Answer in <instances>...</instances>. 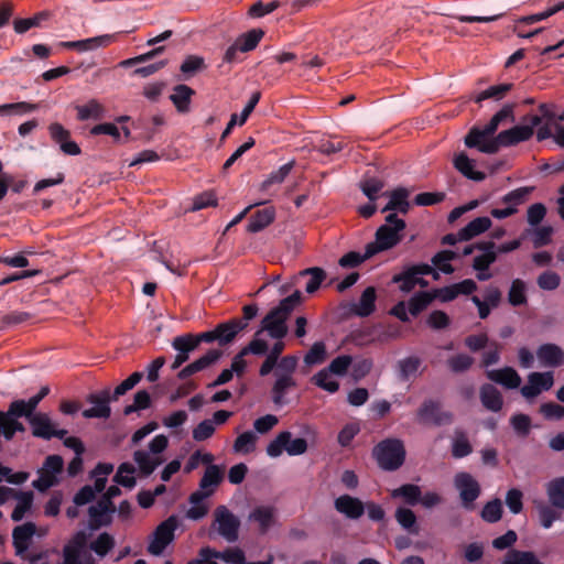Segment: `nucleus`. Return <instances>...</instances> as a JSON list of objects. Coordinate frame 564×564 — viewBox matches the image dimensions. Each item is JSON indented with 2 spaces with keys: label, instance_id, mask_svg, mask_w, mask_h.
<instances>
[{
  "label": "nucleus",
  "instance_id": "1",
  "mask_svg": "<svg viewBox=\"0 0 564 564\" xmlns=\"http://www.w3.org/2000/svg\"><path fill=\"white\" fill-rule=\"evenodd\" d=\"M513 121L512 107L506 106L498 111L484 128L471 129L465 137V144L477 148L482 153H496L502 147H511L529 140L535 127L541 124L538 115H529L522 122L511 129L501 131L496 138H490L505 121Z\"/></svg>",
  "mask_w": 564,
  "mask_h": 564
},
{
  "label": "nucleus",
  "instance_id": "2",
  "mask_svg": "<svg viewBox=\"0 0 564 564\" xmlns=\"http://www.w3.org/2000/svg\"><path fill=\"white\" fill-rule=\"evenodd\" d=\"M513 121L512 107L506 106L498 111L484 128L471 129L465 137V144L477 148L482 153H496L502 147H511L529 140L535 127L541 124L538 115H529L522 122L511 129L501 131L496 138H490L505 121Z\"/></svg>",
  "mask_w": 564,
  "mask_h": 564
},
{
  "label": "nucleus",
  "instance_id": "3",
  "mask_svg": "<svg viewBox=\"0 0 564 564\" xmlns=\"http://www.w3.org/2000/svg\"><path fill=\"white\" fill-rule=\"evenodd\" d=\"M300 303V291H295L290 296L283 299L261 321L260 328L254 333L248 346L245 347V352H252L257 356L264 355L271 349L267 337L272 338L274 343H284L283 338L288 334L286 319Z\"/></svg>",
  "mask_w": 564,
  "mask_h": 564
},
{
  "label": "nucleus",
  "instance_id": "4",
  "mask_svg": "<svg viewBox=\"0 0 564 564\" xmlns=\"http://www.w3.org/2000/svg\"><path fill=\"white\" fill-rule=\"evenodd\" d=\"M284 348V343H273L271 349L264 354L265 359L259 369V373L262 377L268 376L274 370L275 380L272 387V401L276 405L285 404L286 392L296 386L293 375L299 359L293 355L280 357Z\"/></svg>",
  "mask_w": 564,
  "mask_h": 564
},
{
  "label": "nucleus",
  "instance_id": "5",
  "mask_svg": "<svg viewBox=\"0 0 564 564\" xmlns=\"http://www.w3.org/2000/svg\"><path fill=\"white\" fill-rule=\"evenodd\" d=\"M404 229V220L398 218L394 214L388 215L386 224L378 228L375 241L366 246V257H372L397 246L403 237Z\"/></svg>",
  "mask_w": 564,
  "mask_h": 564
},
{
  "label": "nucleus",
  "instance_id": "6",
  "mask_svg": "<svg viewBox=\"0 0 564 564\" xmlns=\"http://www.w3.org/2000/svg\"><path fill=\"white\" fill-rule=\"evenodd\" d=\"M167 445V437L160 434L150 442L148 448L134 452L133 459L142 475H151L155 468L163 463V452L166 449Z\"/></svg>",
  "mask_w": 564,
  "mask_h": 564
},
{
  "label": "nucleus",
  "instance_id": "7",
  "mask_svg": "<svg viewBox=\"0 0 564 564\" xmlns=\"http://www.w3.org/2000/svg\"><path fill=\"white\" fill-rule=\"evenodd\" d=\"M212 530L229 543L239 539L240 520L226 506H218L213 513Z\"/></svg>",
  "mask_w": 564,
  "mask_h": 564
},
{
  "label": "nucleus",
  "instance_id": "8",
  "mask_svg": "<svg viewBox=\"0 0 564 564\" xmlns=\"http://www.w3.org/2000/svg\"><path fill=\"white\" fill-rule=\"evenodd\" d=\"M373 455L380 467L393 470L403 464L405 451L401 441L386 440L375 447Z\"/></svg>",
  "mask_w": 564,
  "mask_h": 564
},
{
  "label": "nucleus",
  "instance_id": "9",
  "mask_svg": "<svg viewBox=\"0 0 564 564\" xmlns=\"http://www.w3.org/2000/svg\"><path fill=\"white\" fill-rule=\"evenodd\" d=\"M292 434L288 431L281 432L267 446V454L270 457H279L285 451L290 456L302 455L307 449V443L304 438H291Z\"/></svg>",
  "mask_w": 564,
  "mask_h": 564
},
{
  "label": "nucleus",
  "instance_id": "10",
  "mask_svg": "<svg viewBox=\"0 0 564 564\" xmlns=\"http://www.w3.org/2000/svg\"><path fill=\"white\" fill-rule=\"evenodd\" d=\"M63 564H96L86 551V533L77 532L63 547Z\"/></svg>",
  "mask_w": 564,
  "mask_h": 564
},
{
  "label": "nucleus",
  "instance_id": "11",
  "mask_svg": "<svg viewBox=\"0 0 564 564\" xmlns=\"http://www.w3.org/2000/svg\"><path fill=\"white\" fill-rule=\"evenodd\" d=\"M177 525L178 520L175 516H171L161 522L151 536L148 552L154 556L161 555L166 546L173 542Z\"/></svg>",
  "mask_w": 564,
  "mask_h": 564
},
{
  "label": "nucleus",
  "instance_id": "12",
  "mask_svg": "<svg viewBox=\"0 0 564 564\" xmlns=\"http://www.w3.org/2000/svg\"><path fill=\"white\" fill-rule=\"evenodd\" d=\"M63 469V459L58 455L48 456L39 470V478L33 481L34 488L44 491L56 485Z\"/></svg>",
  "mask_w": 564,
  "mask_h": 564
},
{
  "label": "nucleus",
  "instance_id": "13",
  "mask_svg": "<svg viewBox=\"0 0 564 564\" xmlns=\"http://www.w3.org/2000/svg\"><path fill=\"white\" fill-rule=\"evenodd\" d=\"M554 383L552 372H532L528 376L527 383L521 388V394L527 400L536 398L543 391H547Z\"/></svg>",
  "mask_w": 564,
  "mask_h": 564
},
{
  "label": "nucleus",
  "instance_id": "14",
  "mask_svg": "<svg viewBox=\"0 0 564 564\" xmlns=\"http://www.w3.org/2000/svg\"><path fill=\"white\" fill-rule=\"evenodd\" d=\"M119 34L120 33L102 34L79 41L62 42L61 45L66 48L76 50L79 53L91 52L115 43Z\"/></svg>",
  "mask_w": 564,
  "mask_h": 564
},
{
  "label": "nucleus",
  "instance_id": "15",
  "mask_svg": "<svg viewBox=\"0 0 564 564\" xmlns=\"http://www.w3.org/2000/svg\"><path fill=\"white\" fill-rule=\"evenodd\" d=\"M455 487L459 491L463 505L466 508H471L474 500L477 499L480 492L478 482L467 473H459L455 476Z\"/></svg>",
  "mask_w": 564,
  "mask_h": 564
},
{
  "label": "nucleus",
  "instance_id": "16",
  "mask_svg": "<svg viewBox=\"0 0 564 564\" xmlns=\"http://www.w3.org/2000/svg\"><path fill=\"white\" fill-rule=\"evenodd\" d=\"M31 427L34 436L51 438L53 436L63 438L66 435L65 430H58L57 425L45 413H35L31 417Z\"/></svg>",
  "mask_w": 564,
  "mask_h": 564
},
{
  "label": "nucleus",
  "instance_id": "17",
  "mask_svg": "<svg viewBox=\"0 0 564 564\" xmlns=\"http://www.w3.org/2000/svg\"><path fill=\"white\" fill-rule=\"evenodd\" d=\"M248 521L254 523L261 534L267 533L276 523V510L272 506L254 507L248 514Z\"/></svg>",
  "mask_w": 564,
  "mask_h": 564
},
{
  "label": "nucleus",
  "instance_id": "18",
  "mask_svg": "<svg viewBox=\"0 0 564 564\" xmlns=\"http://www.w3.org/2000/svg\"><path fill=\"white\" fill-rule=\"evenodd\" d=\"M37 533L36 527L32 522H26L13 530V545L15 554L22 556L29 549L31 538ZM47 533V529L43 528L39 531V535L43 536Z\"/></svg>",
  "mask_w": 564,
  "mask_h": 564
},
{
  "label": "nucleus",
  "instance_id": "19",
  "mask_svg": "<svg viewBox=\"0 0 564 564\" xmlns=\"http://www.w3.org/2000/svg\"><path fill=\"white\" fill-rule=\"evenodd\" d=\"M88 402L91 404V406L83 411L84 417L108 419L110 416V393L108 390H105L98 394L89 395Z\"/></svg>",
  "mask_w": 564,
  "mask_h": 564
},
{
  "label": "nucleus",
  "instance_id": "20",
  "mask_svg": "<svg viewBox=\"0 0 564 564\" xmlns=\"http://www.w3.org/2000/svg\"><path fill=\"white\" fill-rule=\"evenodd\" d=\"M417 416L420 422L426 423V424H446L451 422L452 415L443 411L440 406V404L434 402H426L424 403L419 412Z\"/></svg>",
  "mask_w": 564,
  "mask_h": 564
},
{
  "label": "nucleus",
  "instance_id": "21",
  "mask_svg": "<svg viewBox=\"0 0 564 564\" xmlns=\"http://www.w3.org/2000/svg\"><path fill=\"white\" fill-rule=\"evenodd\" d=\"M335 509L348 519H359L365 512V505L356 497L339 496L334 502Z\"/></svg>",
  "mask_w": 564,
  "mask_h": 564
},
{
  "label": "nucleus",
  "instance_id": "22",
  "mask_svg": "<svg viewBox=\"0 0 564 564\" xmlns=\"http://www.w3.org/2000/svg\"><path fill=\"white\" fill-rule=\"evenodd\" d=\"M536 357L543 367H557L564 362V351L554 344H544L536 350Z\"/></svg>",
  "mask_w": 564,
  "mask_h": 564
},
{
  "label": "nucleus",
  "instance_id": "23",
  "mask_svg": "<svg viewBox=\"0 0 564 564\" xmlns=\"http://www.w3.org/2000/svg\"><path fill=\"white\" fill-rule=\"evenodd\" d=\"M224 478V468L217 465H209L199 482V490L204 496L209 497L214 494Z\"/></svg>",
  "mask_w": 564,
  "mask_h": 564
},
{
  "label": "nucleus",
  "instance_id": "24",
  "mask_svg": "<svg viewBox=\"0 0 564 564\" xmlns=\"http://www.w3.org/2000/svg\"><path fill=\"white\" fill-rule=\"evenodd\" d=\"M487 377L507 389H517L521 384L520 376L510 367L489 370L487 371Z\"/></svg>",
  "mask_w": 564,
  "mask_h": 564
},
{
  "label": "nucleus",
  "instance_id": "25",
  "mask_svg": "<svg viewBox=\"0 0 564 564\" xmlns=\"http://www.w3.org/2000/svg\"><path fill=\"white\" fill-rule=\"evenodd\" d=\"M113 511L112 503L108 499H101L89 508L90 527L97 529L110 522V513Z\"/></svg>",
  "mask_w": 564,
  "mask_h": 564
},
{
  "label": "nucleus",
  "instance_id": "26",
  "mask_svg": "<svg viewBox=\"0 0 564 564\" xmlns=\"http://www.w3.org/2000/svg\"><path fill=\"white\" fill-rule=\"evenodd\" d=\"M220 356H221V351L216 350V349L209 350L206 355L202 356L194 362H192L188 366H186L185 368H183L178 372V378L185 379L198 371L206 369L207 367H209L210 365L216 362L220 358Z\"/></svg>",
  "mask_w": 564,
  "mask_h": 564
},
{
  "label": "nucleus",
  "instance_id": "27",
  "mask_svg": "<svg viewBox=\"0 0 564 564\" xmlns=\"http://www.w3.org/2000/svg\"><path fill=\"white\" fill-rule=\"evenodd\" d=\"M195 91L187 85L180 84L173 88L170 96L176 110L181 113H187L191 108V100Z\"/></svg>",
  "mask_w": 564,
  "mask_h": 564
},
{
  "label": "nucleus",
  "instance_id": "28",
  "mask_svg": "<svg viewBox=\"0 0 564 564\" xmlns=\"http://www.w3.org/2000/svg\"><path fill=\"white\" fill-rule=\"evenodd\" d=\"M454 166L464 176L473 181H482L485 173L476 170V162L469 159L465 153H459L454 158Z\"/></svg>",
  "mask_w": 564,
  "mask_h": 564
},
{
  "label": "nucleus",
  "instance_id": "29",
  "mask_svg": "<svg viewBox=\"0 0 564 564\" xmlns=\"http://www.w3.org/2000/svg\"><path fill=\"white\" fill-rule=\"evenodd\" d=\"M549 502L560 510H564V476L553 478L545 485Z\"/></svg>",
  "mask_w": 564,
  "mask_h": 564
},
{
  "label": "nucleus",
  "instance_id": "30",
  "mask_svg": "<svg viewBox=\"0 0 564 564\" xmlns=\"http://www.w3.org/2000/svg\"><path fill=\"white\" fill-rule=\"evenodd\" d=\"M259 100H260V93L256 91L251 95L248 104L245 106L240 116H238L237 113L231 115L230 120L221 134V139H225L226 137H228L229 133L231 132V129L236 124L242 126L247 121L248 117L253 111V109L257 106V104L259 102Z\"/></svg>",
  "mask_w": 564,
  "mask_h": 564
},
{
  "label": "nucleus",
  "instance_id": "31",
  "mask_svg": "<svg viewBox=\"0 0 564 564\" xmlns=\"http://www.w3.org/2000/svg\"><path fill=\"white\" fill-rule=\"evenodd\" d=\"M491 225L492 223L489 217H477L458 231L459 239L462 241L469 240L487 231Z\"/></svg>",
  "mask_w": 564,
  "mask_h": 564
},
{
  "label": "nucleus",
  "instance_id": "32",
  "mask_svg": "<svg viewBox=\"0 0 564 564\" xmlns=\"http://www.w3.org/2000/svg\"><path fill=\"white\" fill-rule=\"evenodd\" d=\"M534 507L538 512L540 524L544 529H550L555 521L561 519V513L557 508L553 507L551 503L549 505L542 500H535Z\"/></svg>",
  "mask_w": 564,
  "mask_h": 564
},
{
  "label": "nucleus",
  "instance_id": "33",
  "mask_svg": "<svg viewBox=\"0 0 564 564\" xmlns=\"http://www.w3.org/2000/svg\"><path fill=\"white\" fill-rule=\"evenodd\" d=\"M532 191L533 187L529 186L516 188L507 193L505 196H502L500 203L507 208H513L514 214H517L519 210V206H521L528 200Z\"/></svg>",
  "mask_w": 564,
  "mask_h": 564
},
{
  "label": "nucleus",
  "instance_id": "34",
  "mask_svg": "<svg viewBox=\"0 0 564 564\" xmlns=\"http://www.w3.org/2000/svg\"><path fill=\"white\" fill-rule=\"evenodd\" d=\"M207 497L202 491H195L189 497L191 507L186 511V518L191 520L203 519L209 510V506L205 502Z\"/></svg>",
  "mask_w": 564,
  "mask_h": 564
},
{
  "label": "nucleus",
  "instance_id": "35",
  "mask_svg": "<svg viewBox=\"0 0 564 564\" xmlns=\"http://www.w3.org/2000/svg\"><path fill=\"white\" fill-rule=\"evenodd\" d=\"M375 302L376 290L375 288L369 286L362 292L358 303L354 304L351 311L358 316H368L375 311Z\"/></svg>",
  "mask_w": 564,
  "mask_h": 564
},
{
  "label": "nucleus",
  "instance_id": "36",
  "mask_svg": "<svg viewBox=\"0 0 564 564\" xmlns=\"http://www.w3.org/2000/svg\"><path fill=\"white\" fill-rule=\"evenodd\" d=\"M75 109L77 111V118L80 121L89 119L98 120L105 115V107L96 99H90L85 105H78Z\"/></svg>",
  "mask_w": 564,
  "mask_h": 564
},
{
  "label": "nucleus",
  "instance_id": "37",
  "mask_svg": "<svg viewBox=\"0 0 564 564\" xmlns=\"http://www.w3.org/2000/svg\"><path fill=\"white\" fill-rule=\"evenodd\" d=\"M247 327V323L241 321H230L216 327L217 340L224 345L230 343L235 336Z\"/></svg>",
  "mask_w": 564,
  "mask_h": 564
},
{
  "label": "nucleus",
  "instance_id": "38",
  "mask_svg": "<svg viewBox=\"0 0 564 564\" xmlns=\"http://www.w3.org/2000/svg\"><path fill=\"white\" fill-rule=\"evenodd\" d=\"M410 192L405 188H397L389 194L390 200L383 207L382 212L399 210L403 214L408 213L410 203L408 200Z\"/></svg>",
  "mask_w": 564,
  "mask_h": 564
},
{
  "label": "nucleus",
  "instance_id": "39",
  "mask_svg": "<svg viewBox=\"0 0 564 564\" xmlns=\"http://www.w3.org/2000/svg\"><path fill=\"white\" fill-rule=\"evenodd\" d=\"M275 218V210L272 207L257 212L249 220L247 230L258 232L268 227Z\"/></svg>",
  "mask_w": 564,
  "mask_h": 564
},
{
  "label": "nucleus",
  "instance_id": "40",
  "mask_svg": "<svg viewBox=\"0 0 564 564\" xmlns=\"http://www.w3.org/2000/svg\"><path fill=\"white\" fill-rule=\"evenodd\" d=\"M13 497L17 500V505L13 509L11 518L13 521H20L32 509L33 494L31 491H19L15 492Z\"/></svg>",
  "mask_w": 564,
  "mask_h": 564
},
{
  "label": "nucleus",
  "instance_id": "41",
  "mask_svg": "<svg viewBox=\"0 0 564 564\" xmlns=\"http://www.w3.org/2000/svg\"><path fill=\"white\" fill-rule=\"evenodd\" d=\"M528 285L521 279H514L508 291V302L512 306L525 305L528 302Z\"/></svg>",
  "mask_w": 564,
  "mask_h": 564
},
{
  "label": "nucleus",
  "instance_id": "42",
  "mask_svg": "<svg viewBox=\"0 0 564 564\" xmlns=\"http://www.w3.org/2000/svg\"><path fill=\"white\" fill-rule=\"evenodd\" d=\"M480 399L484 406L490 411L497 412L502 406L501 394L494 386H484L480 390Z\"/></svg>",
  "mask_w": 564,
  "mask_h": 564
},
{
  "label": "nucleus",
  "instance_id": "43",
  "mask_svg": "<svg viewBox=\"0 0 564 564\" xmlns=\"http://www.w3.org/2000/svg\"><path fill=\"white\" fill-rule=\"evenodd\" d=\"M311 380L315 386L327 391L328 393H335L339 389V383L335 379V375L332 373L327 368L319 370L312 377Z\"/></svg>",
  "mask_w": 564,
  "mask_h": 564
},
{
  "label": "nucleus",
  "instance_id": "44",
  "mask_svg": "<svg viewBox=\"0 0 564 564\" xmlns=\"http://www.w3.org/2000/svg\"><path fill=\"white\" fill-rule=\"evenodd\" d=\"M258 436L251 431L241 433L234 443V452L238 454H249L256 449Z\"/></svg>",
  "mask_w": 564,
  "mask_h": 564
},
{
  "label": "nucleus",
  "instance_id": "45",
  "mask_svg": "<svg viewBox=\"0 0 564 564\" xmlns=\"http://www.w3.org/2000/svg\"><path fill=\"white\" fill-rule=\"evenodd\" d=\"M501 564H544L542 563L534 553L511 550L509 551Z\"/></svg>",
  "mask_w": 564,
  "mask_h": 564
},
{
  "label": "nucleus",
  "instance_id": "46",
  "mask_svg": "<svg viewBox=\"0 0 564 564\" xmlns=\"http://www.w3.org/2000/svg\"><path fill=\"white\" fill-rule=\"evenodd\" d=\"M263 35L264 32L261 29H253L241 34L235 43L239 46L240 52H249L258 45Z\"/></svg>",
  "mask_w": 564,
  "mask_h": 564
},
{
  "label": "nucleus",
  "instance_id": "47",
  "mask_svg": "<svg viewBox=\"0 0 564 564\" xmlns=\"http://www.w3.org/2000/svg\"><path fill=\"white\" fill-rule=\"evenodd\" d=\"M293 169V162H288L278 170L271 172L261 184V191H268L272 185L281 184Z\"/></svg>",
  "mask_w": 564,
  "mask_h": 564
},
{
  "label": "nucleus",
  "instance_id": "48",
  "mask_svg": "<svg viewBox=\"0 0 564 564\" xmlns=\"http://www.w3.org/2000/svg\"><path fill=\"white\" fill-rule=\"evenodd\" d=\"M456 257H457V254L453 251H449V250L440 251L432 258V263L442 273L451 274L455 271V269L451 262Z\"/></svg>",
  "mask_w": 564,
  "mask_h": 564
},
{
  "label": "nucleus",
  "instance_id": "49",
  "mask_svg": "<svg viewBox=\"0 0 564 564\" xmlns=\"http://www.w3.org/2000/svg\"><path fill=\"white\" fill-rule=\"evenodd\" d=\"M536 128H538L536 139L539 141H542V140H545L549 138H553L554 142L557 145L564 147V126L556 124L554 127V132H552V130L547 123H545L543 126L539 124Z\"/></svg>",
  "mask_w": 564,
  "mask_h": 564
},
{
  "label": "nucleus",
  "instance_id": "50",
  "mask_svg": "<svg viewBox=\"0 0 564 564\" xmlns=\"http://www.w3.org/2000/svg\"><path fill=\"white\" fill-rule=\"evenodd\" d=\"M37 109L34 104L21 101L15 104L0 105V116H22Z\"/></svg>",
  "mask_w": 564,
  "mask_h": 564
},
{
  "label": "nucleus",
  "instance_id": "51",
  "mask_svg": "<svg viewBox=\"0 0 564 564\" xmlns=\"http://www.w3.org/2000/svg\"><path fill=\"white\" fill-rule=\"evenodd\" d=\"M134 467L129 463H123L119 466L115 476V481L127 488H133L135 485Z\"/></svg>",
  "mask_w": 564,
  "mask_h": 564
},
{
  "label": "nucleus",
  "instance_id": "52",
  "mask_svg": "<svg viewBox=\"0 0 564 564\" xmlns=\"http://www.w3.org/2000/svg\"><path fill=\"white\" fill-rule=\"evenodd\" d=\"M511 87H512L511 84H500V85L491 86V87L487 88L486 90L479 93L475 97V101L481 102L482 100H486V99L500 100L507 95V93L511 89Z\"/></svg>",
  "mask_w": 564,
  "mask_h": 564
},
{
  "label": "nucleus",
  "instance_id": "53",
  "mask_svg": "<svg viewBox=\"0 0 564 564\" xmlns=\"http://www.w3.org/2000/svg\"><path fill=\"white\" fill-rule=\"evenodd\" d=\"M393 498H403L408 503L415 505L419 502V498L421 496V490L419 486L415 485H404L400 488L392 490L391 492Z\"/></svg>",
  "mask_w": 564,
  "mask_h": 564
},
{
  "label": "nucleus",
  "instance_id": "54",
  "mask_svg": "<svg viewBox=\"0 0 564 564\" xmlns=\"http://www.w3.org/2000/svg\"><path fill=\"white\" fill-rule=\"evenodd\" d=\"M419 276L415 271L412 269L406 270L405 272L395 275L393 278V282L400 284V290L404 293H409L417 286Z\"/></svg>",
  "mask_w": 564,
  "mask_h": 564
},
{
  "label": "nucleus",
  "instance_id": "55",
  "mask_svg": "<svg viewBox=\"0 0 564 564\" xmlns=\"http://www.w3.org/2000/svg\"><path fill=\"white\" fill-rule=\"evenodd\" d=\"M434 300L433 292H420L409 301V311L412 315L419 314Z\"/></svg>",
  "mask_w": 564,
  "mask_h": 564
},
{
  "label": "nucleus",
  "instance_id": "56",
  "mask_svg": "<svg viewBox=\"0 0 564 564\" xmlns=\"http://www.w3.org/2000/svg\"><path fill=\"white\" fill-rule=\"evenodd\" d=\"M497 252L494 250V243H489L484 252L474 258V269H489V267L496 261Z\"/></svg>",
  "mask_w": 564,
  "mask_h": 564
},
{
  "label": "nucleus",
  "instance_id": "57",
  "mask_svg": "<svg viewBox=\"0 0 564 564\" xmlns=\"http://www.w3.org/2000/svg\"><path fill=\"white\" fill-rule=\"evenodd\" d=\"M198 344L199 339H195V337L187 335L175 337L172 346L176 351L184 352L189 356V354L198 347Z\"/></svg>",
  "mask_w": 564,
  "mask_h": 564
},
{
  "label": "nucleus",
  "instance_id": "58",
  "mask_svg": "<svg viewBox=\"0 0 564 564\" xmlns=\"http://www.w3.org/2000/svg\"><path fill=\"white\" fill-rule=\"evenodd\" d=\"M115 546L113 538L108 533H101L91 544L90 549L100 557H104Z\"/></svg>",
  "mask_w": 564,
  "mask_h": 564
},
{
  "label": "nucleus",
  "instance_id": "59",
  "mask_svg": "<svg viewBox=\"0 0 564 564\" xmlns=\"http://www.w3.org/2000/svg\"><path fill=\"white\" fill-rule=\"evenodd\" d=\"M326 358V347L323 343H315L304 357V362L307 366L322 364Z\"/></svg>",
  "mask_w": 564,
  "mask_h": 564
},
{
  "label": "nucleus",
  "instance_id": "60",
  "mask_svg": "<svg viewBox=\"0 0 564 564\" xmlns=\"http://www.w3.org/2000/svg\"><path fill=\"white\" fill-rule=\"evenodd\" d=\"M219 560L220 552L210 546H204L199 550L197 557L191 560L187 564H218Z\"/></svg>",
  "mask_w": 564,
  "mask_h": 564
},
{
  "label": "nucleus",
  "instance_id": "61",
  "mask_svg": "<svg viewBox=\"0 0 564 564\" xmlns=\"http://www.w3.org/2000/svg\"><path fill=\"white\" fill-rule=\"evenodd\" d=\"M510 424L513 429V431L519 436H527L530 433L531 430V419L522 413L514 414L510 419Z\"/></svg>",
  "mask_w": 564,
  "mask_h": 564
},
{
  "label": "nucleus",
  "instance_id": "62",
  "mask_svg": "<svg viewBox=\"0 0 564 564\" xmlns=\"http://www.w3.org/2000/svg\"><path fill=\"white\" fill-rule=\"evenodd\" d=\"M34 410L35 408L31 406L29 401L18 400L11 403L9 414L10 416H25L31 422V417L35 415Z\"/></svg>",
  "mask_w": 564,
  "mask_h": 564
},
{
  "label": "nucleus",
  "instance_id": "63",
  "mask_svg": "<svg viewBox=\"0 0 564 564\" xmlns=\"http://www.w3.org/2000/svg\"><path fill=\"white\" fill-rule=\"evenodd\" d=\"M301 274H308L310 280L305 286L307 293H314L325 279V272L319 268H310L301 272Z\"/></svg>",
  "mask_w": 564,
  "mask_h": 564
},
{
  "label": "nucleus",
  "instance_id": "64",
  "mask_svg": "<svg viewBox=\"0 0 564 564\" xmlns=\"http://www.w3.org/2000/svg\"><path fill=\"white\" fill-rule=\"evenodd\" d=\"M502 505L499 499L489 501L481 511V518L487 522H497L501 518Z\"/></svg>",
  "mask_w": 564,
  "mask_h": 564
}]
</instances>
